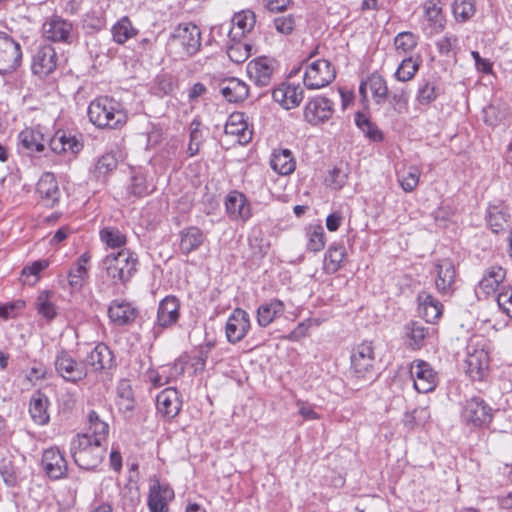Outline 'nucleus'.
<instances>
[{
	"label": "nucleus",
	"mask_w": 512,
	"mask_h": 512,
	"mask_svg": "<svg viewBox=\"0 0 512 512\" xmlns=\"http://www.w3.org/2000/svg\"><path fill=\"white\" fill-rule=\"evenodd\" d=\"M138 257L130 249L108 253L102 260L106 276L114 285H125L137 271Z\"/></svg>",
	"instance_id": "f257e3e1"
},
{
	"label": "nucleus",
	"mask_w": 512,
	"mask_h": 512,
	"mask_svg": "<svg viewBox=\"0 0 512 512\" xmlns=\"http://www.w3.org/2000/svg\"><path fill=\"white\" fill-rule=\"evenodd\" d=\"M90 121L99 128L116 129L126 123V113L120 104L109 97H99L88 107Z\"/></svg>",
	"instance_id": "f03ea898"
},
{
	"label": "nucleus",
	"mask_w": 512,
	"mask_h": 512,
	"mask_svg": "<svg viewBox=\"0 0 512 512\" xmlns=\"http://www.w3.org/2000/svg\"><path fill=\"white\" fill-rule=\"evenodd\" d=\"M70 453L77 466L90 470L96 468L103 460L105 448L99 440H92L88 433L78 434L70 443Z\"/></svg>",
	"instance_id": "7ed1b4c3"
},
{
	"label": "nucleus",
	"mask_w": 512,
	"mask_h": 512,
	"mask_svg": "<svg viewBox=\"0 0 512 512\" xmlns=\"http://www.w3.org/2000/svg\"><path fill=\"white\" fill-rule=\"evenodd\" d=\"M201 47V31L195 24L181 23L174 28L167 49L180 58L195 55Z\"/></svg>",
	"instance_id": "20e7f679"
},
{
	"label": "nucleus",
	"mask_w": 512,
	"mask_h": 512,
	"mask_svg": "<svg viewBox=\"0 0 512 512\" xmlns=\"http://www.w3.org/2000/svg\"><path fill=\"white\" fill-rule=\"evenodd\" d=\"M489 353L486 341L480 337H472L466 347L465 370L472 380H482L489 367Z\"/></svg>",
	"instance_id": "39448f33"
},
{
	"label": "nucleus",
	"mask_w": 512,
	"mask_h": 512,
	"mask_svg": "<svg viewBox=\"0 0 512 512\" xmlns=\"http://www.w3.org/2000/svg\"><path fill=\"white\" fill-rule=\"evenodd\" d=\"M350 373L357 380L370 381L374 378L375 352L372 342L364 341L352 349Z\"/></svg>",
	"instance_id": "423d86ee"
},
{
	"label": "nucleus",
	"mask_w": 512,
	"mask_h": 512,
	"mask_svg": "<svg viewBox=\"0 0 512 512\" xmlns=\"http://www.w3.org/2000/svg\"><path fill=\"white\" fill-rule=\"evenodd\" d=\"M336 77L332 64L325 59L307 60L303 82L307 89L317 90L328 86Z\"/></svg>",
	"instance_id": "0eeeda50"
},
{
	"label": "nucleus",
	"mask_w": 512,
	"mask_h": 512,
	"mask_svg": "<svg viewBox=\"0 0 512 512\" xmlns=\"http://www.w3.org/2000/svg\"><path fill=\"white\" fill-rule=\"evenodd\" d=\"M492 408L480 397L467 399L461 412L462 421L470 427L481 428L492 421Z\"/></svg>",
	"instance_id": "6e6552de"
},
{
	"label": "nucleus",
	"mask_w": 512,
	"mask_h": 512,
	"mask_svg": "<svg viewBox=\"0 0 512 512\" xmlns=\"http://www.w3.org/2000/svg\"><path fill=\"white\" fill-rule=\"evenodd\" d=\"M21 59L20 44L8 34L0 32V74L6 75L15 71Z\"/></svg>",
	"instance_id": "1a4fd4ad"
},
{
	"label": "nucleus",
	"mask_w": 512,
	"mask_h": 512,
	"mask_svg": "<svg viewBox=\"0 0 512 512\" xmlns=\"http://www.w3.org/2000/svg\"><path fill=\"white\" fill-rule=\"evenodd\" d=\"M410 374L413 378L414 388L419 393L431 392L437 386V372L424 360H414L410 364Z\"/></svg>",
	"instance_id": "9d476101"
},
{
	"label": "nucleus",
	"mask_w": 512,
	"mask_h": 512,
	"mask_svg": "<svg viewBox=\"0 0 512 512\" xmlns=\"http://www.w3.org/2000/svg\"><path fill=\"white\" fill-rule=\"evenodd\" d=\"M334 113V103L322 96L309 100L303 111L304 120L311 125H319L327 122Z\"/></svg>",
	"instance_id": "9b49d317"
},
{
	"label": "nucleus",
	"mask_w": 512,
	"mask_h": 512,
	"mask_svg": "<svg viewBox=\"0 0 512 512\" xmlns=\"http://www.w3.org/2000/svg\"><path fill=\"white\" fill-rule=\"evenodd\" d=\"M57 373L67 381L78 382L86 377L87 370L83 363L77 362L67 351L59 352L54 361Z\"/></svg>",
	"instance_id": "f8f14e48"
},
{
	"label": "nucleus",
	"mask_w": 512,
	"mask_h": 512,
	"mask_svg": "<svg viewBox=\"0 0 512 512\" xmlns=\"http://www.w3.org/2000/svg\"><path fill=\"white\" fill-rule=\"evenodd\" d=\"M174 499L173 489L157 478L150 480L148 507L150 512H168V503Z\"/></svg>",
	"instance_id": "ddd939ff"
},
{
	"label": "nucleus",
	"mask_w": 512,
	"mask_h": 512,
	"mask_svg": "<svg viewBox=\"0 0 512 512\" xmlns=\"http://www.w3.org/2000/svg\"><path fill=\"white\" fill-rule=\"evenodd\" d=\"M250 316L240 308H236L228 317L225 332L228 342L235 344L241 341L250 329Z\"/></svg>",
	"instance_id": "4468645a"
},
{
	"label": "nucleus",
	"mask_w": 512,
	"mask_h": 512,
	"mask_svg": "<svg viewBox=\"0 0 512 512\" xmlns=\"http://www.w3.org/2000/svg\"><path fill=\"white\" fill-rule=\"evenodd\" d=\"M43 35L50 41L70 44L73 40V25L71 22L55 16L43 24Z\"/></svg>",
	"instance_id": "2eb2a0df"
},
{
	"label": "nucleus",
	"mask_w": 512,
	"mask_h": 512,
	"mask_svg": "<svg viewBox=\"0 0 512 512\" xmlns=\"http://www.w3.org/2000/svg\"><path fill=\"white\" fill-rule=\"evenodd\" d=\"M42 465L46 474L51 479H61L67 475L68 465L63 453L56 447L44 450Z\"/></svg>",
	"instance_id": "dca6fc26"
},
{
	"label": "nucleus",
	"mask_w": 512,
	"mask_h": 512,
	"mask_svg": "<svg viewBox=\"0 0 512 512\" xmlns=\"http://www.w3.org/2000/svg\"><path fill=\"white\" fill-rule=\"evenodd\" d=\"M274 70V61L267 57H258L247 64L249 78L259 87H266L271 83Z\"/></svg>",
	"instance_id": "f3484780"
},
{
	"label": "nucleus",
	"mask_w": 512,
	"mask_h": 512,
	"mask_svg": "<svg viewBox=\"0 0 512 512\" xmlns=\"http://www.w3.org/2000/svg\"><path fill=\"white\" fill-rule=\"evenodd\" d=\"M225 134L234 138L239 144H247L252 139V130L246 122L244 113L234 112L225 124Z\"/></svg>",
	"instance_id": "a211bd4d"
},
{
	"label": "nucleus",
	"mask_w": 512,
	"mask_h": 512,
	"mask_svg": "<svg viewBox=\"0 0 512 512\" xmlns=\"http://www.w3.org/2000/svg\"><path fill=\"white\" fill-rule=\"evenodd\" d=\"M207 242L205 233L196 226H190L179 232V250L188 256L198 251Z\"/></svg>",
	"instance_id": "6ab92c4d"
},
{
	"label": "nucleus",
	"mask_w": 512,
	"mask_h": 512,
	"mask_svg": "<svg viewBox=\"0 0 512 512\" xmlns=\"http://www.w3.org/2000/svg\"><path fill=\"white\" fill-rule=\"evenodd\" d=\"M435 286L442 294H448L455 282L456 271L450 259L438 260L434 265Z\"/></svg>",
	"instance_id": "aec40b11"
},
{
	"label": "nucleus",
	"mask_w": 512,
	"mask_h": 512,
	"mask_svg": "<svg viewBox=\"0 0 512 512\" xmlns=\"http://www.w3.org/2000/svg\"><path fill=\"white\" fill-rule=\"evenodd\" d=\"M181 405L182 401L175 388H166L157 395V411L165 418L172 419L177 416L180 412Z\"/></svg>",
	"instance_id": "412c9836"
},
{
	"label": "nucleus",
	"mask_w": 512,
	"mask_h": 512,
	"mask_svg": "<svg viewBox=\"0 0 512 512\" xmlns=\"http://www.w3.org/2000/svg\"><path fill=\"white\" fill-rule=\"evenodd\" d=\"M226 212L232 220L246 222L252 215L250 204L243 193L231 191L225 200Z\"/></svg>",
	"instance_id": "4be33fe9"
},
{
	"label": "nucleus",
	"mask_w": 512,
	"mask_h": 512,
	"mask_svg": "<svg viewBox=\"0 0 512 512\" xmlns=\"http://www.w3.org/2000/svg\"><path fill=\"white\" fill-rule=\"evenodd\" d=\"M57 65V56L55 49L51 45L40 47L32 60V71L44 77L54 71Z\"/></svg>",
	"instance_id": "5701e85b"
},
{
	"label": "nucleus",
	"mask_w": 512,
	"mask_h": 512,
	"mask_svg": "<svg viewBox=\"0 0 512 512\" xmlns=\"http://www.w3.org/2000/svg\"><path fill=\"white\" fill-rule=\"evenodd\" d=\"M218 87L222 96L231 103L242 102L249 95L248 85L235 77L220 80Z\"/></svg>",
	"instance_id": "b1692460"
},
{
	"label": "nucleus",
	"mask_w": 512,
	"mask_h": 512,
	"mask_svg": "<svg viewBox=\"0 0 512 512\" xmlns=\"http://www.w3.org/2000/svg\"><path fill=\"white\" fill-rule=\"evenodd\" d=\"M272 96L275 102L289 110L301 103L304 91L299 85L282 84L273 90Z\"/></svg>",
	"instance_id": "393cba45"
},
{
	"label": "nucleus",
	"mask_w": 512,
	"mask_h": 512,
	"mask_svg": "<svg viewBox=\"0 0 512 512\" xmlns=\"http://www.w3.org/2000/svg\"><path fill=\"white\" fill-rule=\"evenodd\" d=\"M506 277V271L501 266H491L487 268L478 284L477 293L484 296L494 294L503 283Z\"/></svg>",
	"instance_id": "a878e982"
},
{
	"label": "nucleus",
	"mask_w": 512,
	"mask_h": 512,
	"mask_svg": "<svg viewBox=\"0 0 512 512\" xmlns=\"http://www.w3.org/2000/svg\"><path fill=\"white\" fill-rule=\"evenodd\" d=\"M179 308L180 304L176 297H165L159 303L156 324L161 328L174 325L179 319Z\"/></svg>",
	"instance_id": "bb28decb"
},
{
	"label": "nucleus",
	"mask_w": 512,
	"mask_h": 512,
	"mask_svg": "<svg viewBox=\"0 0 512 512\" xmlns=\"http://www.w3.org/2000/svg\"><path fill=\"white\" fill-rule=\"evenodd\" d=\"M114 356L110 348L103 344H97L86 356L85 366H90L94 371H102L113 366Z\"/></svg>",
	"instance_id": "cd10ccee"
},
{
	"label": "nucleus",
	"mask_w": 512,
	"mask_h": 512,
	"mask_svg": "<svg viewBox=\"0 0 512 512\" xmlns=\"http://www.w3.org/2000/svg\"><path fill=\"white\" fill-rule=\"evenodd\" d=\"M137 310L131 303L126 301L114 300L108 308L110 320L119 326L132 323L137 317Z\"/></svg>",
	"instance_id": "c85d7f7f"
},
{
	"label": "nucleus",
	"mask_w": 512,
	"mask_h": 512,
	"mask_svg": "<svg viewBox=\"0 0 512 512\" xmlns=\"http://www.w3.org/2000/svg\"><path fill=\"white\" fill-rule=\"evenodd\" d=\"M37 192L46 206L53 207L59 200L60 191L52 173H44L37 183Z\"/></svg>",
	"instance_id": "c756f323"
},
{
	"label": "nucleus",
	"mask_w": 512,
	"mask_h": 512,
	"mask_svg": "<svg viewBox=\"0 0 512 512\" xmlns=\"http://www.w3.org/2000/svg\"><path fill=\"white\" fill-rule=\"evenodd\" d=\"M18 139L22 147L29 153L42 152L47 142L39 127L25 128L19 133Z\"/></svg>",
	"instance_id": "7c9ffc66"
},
{
	"label": "nucleus",
	"mask_w": 512,
	"mask_h": 512,
	"mask_svg": "<svg viewBox=\"0 0 512 512\" xmlns=\"http://www.w3.org/2000/svg\"><path fill=\"white\" fill-rule=\"evenodd\" d=\"M271 168L279 175H290L296 168V161L289 149L274 150L270 159Z\"/></svg>",
	"instance_id": "2f4dec72"
},
{
	"label": "nucleus",
	"mask_w": 512,
	"mask_h": 512,
	"mask_svg": "<svg viewBox=\"0 0 512 512\" xmlns=\"http://www.w3.org/2000/svg\"><path fill=\"white\" fill-rule=\"evenodd\" d=\"M51 149L55 153H67L77 154L83 148L82 142L76 136L67 134L65 132H57L50 141Z\"/></svg>",
	"instance_id": "473e14b6"
},
{
	"label": "nucleus",
	"mask_w": 512,
	"mask_h": 512,
	"mask_svg": "<svg viewBox=\"0 0 512 512\" xmlns=\"http://www.w3.org/2000/svg\"><path fill=\"white\" fill-rule=\"evenodd\" d=\"M285 311V305L278 299H273L260 305L257 309V323L261 327H267Z\"/></svg>",
	"instance_id": "72a5a7b5"
},
{
	"label": "nucleus",
	"mask_w": 512,
	"mask_h": 512,
	"mask_svg": "<svg viewBox=\"0 0 512 512\" xmlns=\"http://www.w3.org/2000/svg\"><path fill=\"white\" fill-rule=\"evenodd\" d=\"M405 337L408 346L413 350H419L425 345V339L429 336V327L420 322L412 321L405 325Z\"/></svg>",
	"instance_id": "f704fd0d"
},
{
	"label": "nucleus",
	"mask_w": 512,
	"mask_h": 512,
	"mask_svg": "<svg viewBox=\"0 0 512 512\" xmlns=\"http://www.w3.org/2000/svg\"><path fill=\"white\" fill-rule=\"evenodd\" d=\"M510 214L504 204L490 205L487 222L494 233L504 231L509 226Z\"/></svg>",
	"instance_id": "c9c22d12"
},
{
	"label": "nucleus",
	"mask_w": 512,
	"mask_h": 512,
	"mask_svg": "<svg viewBox=\"0 0 512 512\" xmlns=\"http://www.w3.org/2000/svg\"><path fill=\"white\" fill-rule=\"evenodd\" d=\"M346 258V249L343 245L333 243L327 249L323 269L328 274L336 273L341 267Z\"/></svg>",
	"instance_id": "e433bc0d"
},
{
	"label": "nucleus",
	"mask_w": 512,
	"mask_h": 512,
	"mask_svg": "<svg viewBox=\"0 0 512 512\" xmlns=\"http://www.w3.org/2000/svg\"><path fill=\"white\" fill-rule=\"evenodd\" d=\"M420 313L428 323L436 322L442 315V304L428 293H422L418 297Z\"/></svg>",
	"instance_id": "4c0bfd02"
},
{
	"label": "nucleus",
	"mask_w": 512,
	"mask_h": 512,
	"mask_svg": "<svg viewBox=\"0 0 512 512\" xmlns=\"http://www.w3.org/2000/svg\"><path fill=\"white\" fill-rule=\"evenodd\" d=\"M48 404L49 401L45 395L37 393L32 396L29 403V413L37 425H46L49 422Z\"/></svg>",
	"instance_id": "58836bf2"
},
{
	"label": "nucleus",
	"mask_w": 512,
	"mask_h": 512,
	"mask_svg": "<svg viewBox=\"0 0 512 512\" xmlns=\"http://www.w3.org/2000/svg\"><path fill=\"white\" fill-rule=\"evenodd\" d=\"M91 256L88 252L83 253L76 261L75 265L70 269L68 274L69 285L74 289H79L88 275L87 264Z\"/></svg>",
	"instance_id": "ea45409f"
},
{
	"label": "nucleus",
	"mask_w": 512,
	"mask_h": 512,
	"mask_svg": "<svg viewBox=\"0 0 512 512\" xmlns=\"http://www.w3.org/2000/svg\"><path fill=\"white\" fill-rule=\"evenodd\" d=\"M233 27L230 31L235 37L244 36L246 33H249L255 23L256 17L254 12L250 10H244L239 13H236L232 19Z\"/></svg>",
	"instance_id": "a19ab883"
},
{
	"label": "nucleus",
	"mask_w": 512,
	"mask_h": 512,
	"mask_svg": "<svg viewBox=\"0 0 512 512\" xmlns=\"http://www.w3.org/2000/svg\"><path fill=\"white\" fill-rule=\"evenodd\" d=\"M424 15L430 23L433 33H439L445 26V18L436 0H428L423 5Z\"/></svg>",
	"instance_id": "79ce46f5"
},
{
	"label": "nucleus",
	"mask_w": 512,
	"mask_h": 512,
	"mask_svg": "<svg viewBox=\"0 0 512 512\" xmlns=\"http://www.w3.org/2000/svg\"><path fill=\"white\" fill-rule=\"evenodd\" d=\"M100 240L106 245L107 248L112 250L123 249L126 245L127 238L118 228L104 227L99 233Z\"/></svg>",
	"instance_id": "37998d69"
},
{
	"label": "nucleus",
	"mask_w": 512,
	"mask_h": 512,
	"mask_svg": "<svg viewBox=\"0 0 512 512\" xmlns=\"http://www.w3.org/2000/svg\"><path fill=\"white\" fill-rule=\"evenodd\" d=\"M52 297L53 293L49 291H42L37 296L35 301V308L37 313L48 322L52 321L57 315V309L52 300Z\"/></svg>",
	"instance_id": "c03bdc74"
},
{
	"label": "nucleus",
	"mask_w": 512,
	"mask_h": 512,
	"mask_svg": "<svg viewBox=\"0 0 512 512\" xmlns=\"http://www.w3.org/2000/svg\"><path fill=\"white\" fill-rule=\"evenodd\" d=\"M367 84L375 103L382 104L387 101L388 86L383 76L373 73L367 78Z\"/></svg>",
	"instance_id": "a18cd8bd"
},
{
	"label": "nucleus",
	"mask_w": 512,
	"mask_h": 512,
	"mask_svg": "<svg viewBox=\"0 0 512 512\" xmlns=\"http://www.w3.org/2000/svg\"><path fill=\"white\" fill-rule=\"evenodd\" d=\"M137 30L132 26L128 17H122L112 27L113 40L118 44H124L127 40L133 38Z\"/></svg>",
	"instance_id": "49530a36"
},
{
	"label": "nucleus",
	"mask_w": 512,
	"mask_h": 512,
	"mask_svg": "<svg viewBox=\"0 0 512 512\" xmlns=\"http://www.w3.org/2000/svg\"><path fill=\"white\" fill-rule=\"evenodd\" d=\"M89 428L88 434L92 436V440H99L100 444L106 440L109 432V426L102 421L95 411H91L88 415Z\"/></svg>",
	"instance_id": "de8ad7c7"
},
{
	"label": "nucleus",
	"mask_w": 512,
	"mask_h": 512,
	"mask_svg": "<svg viewBox=\"0 0 512 512\" xmlns=\"http://www.w3.org/2000/svg\"><path fill=\"white\" fill-rule=\"evenodd\" d=\"M419 67L420 62L418 59H414L412 56L406 57L398 65L394 76L400 82H407L414 78Z\"/></svg>",
	"instance_id": "09e8293b"
},
{
	"label": "nucleus",
	"mask_w": 512,
	"mask_h": 512,
	"mask_svg": "<svg viewBox=\"0 0 512 512\" xmlns=\"http://www.w3.org/2000/svg\"><path fill=\"white\" fill-rule=\"evenodd\" d=\"M421 170L417 166H410L403 173H397V180L400 187L407 193L415 190L419 184Z\"/></svg>",
	"instance_id": "8fccbe9b"
},
{
	"label": "nucleus",
	"mask_w": 512,
	"mask_h": 512,
	"mask_svg": "<svg viewBox=\"0 0 512 512\" xmlns=\"http://www.w3.org/2000/svg\"><path fill=\"white\" fill-rule=\"evenodd\" d=\"M483 117L486 124L498 126L506 123L509 112L504 106L489 105L483 109Z\"/></svg>",
	"instance_id": "3c124183"
},
{
	"label": "nucleus",
	"mask_w": 512,
	"mask_h": 512,
	"mask_svg": "<svg viewBox=\"0 0 512 512\" xmlns=\"http://www.w3.org/2000/svg\"><path fill=\"white\" fill-rule=\"evenodd\" d=\"M355 123L370 140L374 142L382 141L383 133L375 124L370 121V119L365 114L360 112L356 113Z\"/></svg>",
	"instance_id": "603ef678"
},
{
	"label": "nucleus",
	"mask_w": 512,
	"mask_h": 512,
	"mask_svg": "<svg viewBox=\"0 0 512 512\" xmlns=\"http://www.w3.org/2000/svg\"><path fill=\"white\" fill-rule=\"evenodd\" d=\"M307 249L311 252L321 251L326 243L324 229L321 225H311L306 229Z\"/></svg>",
	"instance_id": "864d4df0"
},
{
	"label": "nucleus",
	"mask_w": 512,
	"mask_h": 512,
	"mask_svg": "<svg viewBox=\"0 0 512 512\" xmlns=\"http://www.w3.org/2000/svg\"><path fill=\"white\" fill-rule=\"evenodd\" d=\"M418 44V37L409 31L398 33L394 38V46L398 54L411 53Z\"/></svg>",
	"instance_id": "5fc2aeb1"
},
{
	"label": "nucleus",
	"mask_w": 512,
	"mask_h": 512,
	"mask_svg": "<svg viewBox=\"0 0 512 512\" xmlns=\"http://www.w3.org/2000/svg\"><path fill=\"white\" fill-rule=\"evenodd\" d=\"M392 110L400 115L408 112L409 92L404 88L395 89L388 94V99Z\"/></svg>",
	"instance_id": "6e6d98bb"
},
{
	"label": "nucleus",
	"mask_w": 512,
	"mask_h": 512,
	"mask_svg": "<svg viewBox=\"0 0 512 512\" xmlns=\"http://www.w3.org/2000/svg\"><path fill=\"white\" fill-rule=\"evenodd\" d=\"M452 10L457 21L465 22L472 18L476 12L475 0H455Z\"/></svg>",
	"instance_id": "4d7b16f0"
},
{
	"label": "nucleus",
	"mask_w": 512,
	"mask_h": 512,
	"mask_svg": "<svg viewBox=\"0 0 512 512\" xmlns=\"http://www.w3.org/2000/svg\"><path fill=\"white\" fill-rule=\"evenodd\" d=\"M118 165V159L113 153H106L102 155L94 169V175L96 178H104L106 177L110 172L116 169Z\"/></svg>",
	"instance_id": "13d9d810"
},
{
	"label": "nucleus",
	"mask_w": 512,
	"mask_h": 512,
	"mask_svg": "<svg viewBox=\"0 0 512 512\" xmlns=\"http://www.w3.org/2000/svg\"><path fill=\"white\" fill-rule=\"evenodd\" d=\"M438 96L437 86L434 82H423L417 91L416 100L421 105H428Z\"/></svg>",
	"instance_id": "bf43d9fd"
},
{
	"label": "nucleus",
	"mask_w": 512,
	"mask_h": 512,
	"mask_svg": "<svg viewBox=\"0 0 512 512\" xmlns=\"http://www.w3.org/2000/svg\"><path fill=\"white\" fill-rule=\"evenodd\" d=\"M251 47L247 43L236 42L228 47L227 54L234 63H243L250 56Z\"/></svg>",
	"instance_id": "052dcab7"
},
{
	"label": "nucleus",
	"mask_w": 512,
	"mask_h": 512,
	"mask_svg": "<svg viewBox=\"0 0 512 512\" xmlns=\"http://www.w3.org/2000/svg\"><path fill=\"white\" fill-rule=\"evenodd\" d=\"M200 123L193 121L190 126V140L188 144L187 153L190 157L195 156L202 143V132L200 130Z\"/></svg>",
	"instance_id": "680f3d73"
},
{
	"label": "nucleus",
	"mask_w": 512,
	"mask_h": 512,
	"mask_svg": "<svg viewBox=\"0 0 512 512\" xmlns=\"http://www.w3.org/2000/svg\"><path fill=\"white\" fill-rule=\"evenodd\" d=\"M77 405V393L74 391H63L58 397V407L62 413L72 412Z\"/></svg>",
	"instance_id": "e2e57ef3"
},
{
	"label": "nucleus",
	"mask_w": 512,
	"mask_h": 512,
	"mask_svg": "<svg viewBox=\"0 0 512 512\" xmlns=\"http://www.w3.org/2000/svg\"><path fill=\"white\" fill-rule=\"evenodd\" d=\"M497 304L501 311L512 318V287H503L497 296Z\"/></svg>",
	"instance_id": "0e129e2a"
},
{
	"label": "nucleus",
	"mask_w": 512,
	"mask_h": 512,
	"mask_svg": "<svg viewBox=\"0 0 512 512\" xmlns=\"http://www.w3.org/2000/svg\"><path fill=\"white\" fill-rule=\"evenodd\" d=\"M276 31L283 35H289L295 28V18L293 15L279 16L273 20Z\"/></svg>",
	"instance_id": "69168bd1"
},
{
	"label": "nucleus",
	"mask_w": 512,
	"mask_h": 512,
	"mask_svg": "<svg viewBox=\"0 0 512 512\" xmlns=\"http://www.w3.org/2000/svg\"><path fill=\"white\" fill-rule=\"evenodd\" d=\"M118 407L123 412H130L134 408V398L129 386L120 387L118 389Z\"/></svg>",
	"instance_id": "338daca9"
},
{
	"label": "nucleus",
	"mask_w": 512,
	"mask_h": 512,
	"mask_svg": "<svg viewBox=\"0 0 512 512\" xmlns=\"http://www.w3.org/2000/svg\"><path fill=\"white\" fill-rule=\"evenodd\" d=\"M148 378L151 384L156 388L169 384L173 381L169 375L168 369L165 366H162L157 370L150 371Z\"/></svg>",
	"instance_id": "774afa93"
}]
</instances>
